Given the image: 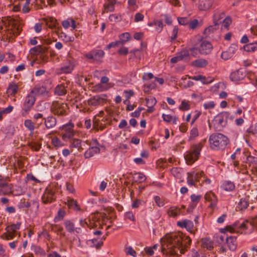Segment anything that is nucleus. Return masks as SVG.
Listing matches in <instances>:
<instances>
[{
	"label": "nucleus",
	"instance_id": "nucleus-1",
	"mask_svg": "<svg viewBox=\"0 0 257 257\" xmlns=\"http://www.w3.org/2000/svg\"><path fill=\"white\" fill-rule=\"evenodd\" d=\"M161 251L170 253L171 255H180L190 247L191 239L188 236H183L179 233L167 235L161 239Z\"/></svg>",
	"mask_w": 257,
	"mask_h": 257
},
{
	"label": "nucleus",
	"instance_id": "nucleus-2",
	"mask_svg": "<svg viewBox=\"0 0 257 257\" xmlns=\"http://www.w3.org/2000/svg\"><path fill=\"white\" fill-rule=\"evenodd\" d=\"M253 228L257 229V216L251 220L240 219L235 222L232 225L226 227V229L230 233H242L246 230H251Z\"/></svg>",
	"mask_w": 257,
	"mask_h": 257
},
{
	"label": "nucleus",
	"instance_id": "nucleus-3",
	"mask_svg": "<svg viewBox=\"0 0 257 257\" xmlns=\"http://www.w3.org/2000/svg\"><path fill=\"white\" fill-rule=\"evenodd\" d=\"M43 88L40 86H35L31 89L30 92L25 97L22 109L23 115L28 114L36 101V96L42 94L43 92Z\"/></svg>",
	"mask_w": 257,
	"mask_h": 257
},
{
	"label": "nucleus",
	"instance_id": "nucleus-4",
	"mask_svg": "<svg viewBox=\"0 0 257 257\" xmlns=\"http://www.w3.org/2000/svg\"><path fill=\"white\" fill-rule=\"evenodd\" d=\"M210 148L215 151L225 149L229 143L227 137L222 134H212L209 139Z\"/></svg>",
	"mask_w": 257,
	"mask_h": 257
},
{
	"label": "nucleus",
	"instance_id": "nucleus-5",
	"mask_svg": "<svg viewBox=\"0 0 257 257\" xmlns=\"http://www.w3.org/2000/svg\"><path fill=\"white\" fill-rule=\"evenodd\" d=\"M203 144L201 143L194 145L184 154V158L188 165L193 164L198 159Z\"/></svg>",
	"mask_w": 257,
	"mask_h": 257
},
{
	"label": "nucleus",
	"instance_id": "nucleus-6",
	"mask_svg": "<svg viewBox=\"0 0 257 257\" xmlns=\"http://www.w3.org/2000/svg\"><path fill=\"white\" fill-rule=\"evenodd\" d=\"M204 172L199 170H195L187 173V183L189 186H195L196 182H200L203 177Z\"/></svg>",
	"mask_w": 257,
	"mask_h": 257
},
{
	"label": "nucleus",
	"instance_id": "nucleus-7",
	"mask_svg": "<svg viewBox=\"0 0 257 257\" xmlns=\"http://www.w3.org/2000/svg\"><path fill=\"white\" fill-rule=\"evenodd\" d=\"M8 178H4L0 175V194L7 195L12 192L13 186L9 183Z\"/></svg>",
	"mask_w": 257,
	"mask_h": 257
},
{
	"label": "nucleus",
	"instance_id": "nucleus-8",
	"mask_svg": "<svg viewBox=\"0 0 257 257\" xmlns=\"http://www.w3.org/2000/svg\"><path fill=\"white\" fill-rule=\"evenodd\" d=\"M55 199V189L47 187L42 197L43 202L45 204L50 203L53 202Z\"/></svg>",
	"mask_w": 257,
	"mask_h": 257
},
{
	"label": "nucleus",
	"instance_id": "nucleus-9",
	"mask_svg": "<svg viewBox=\"0 0 257 257\" xmlns=\"http://www.w3.org/2000/svg\"><path fill=\"white\" fill-rule=\"evenodd\" d=\"M8 25L11 27V31L15 36L19 35L22 30V22L18 20L10 18Z\"/></svg>",
	"mask_w": 257,
	"mask_h": 257
},
{
	"label": "nucleus",
	"instance_id": "nucleus-10",
	"mask_svg": "<svg viewBox=\"0 0 257 257\" xmlns=\"http://www.w3.org/2000/svg\"><path fill=\"white\" fill-rule=\"evenodd\" d=\"M67 107L66 103L55 101L53 103L51 109L55 114L64 115L66 113Z\"/></svg>",
	"mask_w": 257,
	"mask_h": 257
},
{
	"label": "nucleus",
	"instance_id": "nucleus-11",
	"mask_svg": "<svg viewBox=\"0 0 257 257\" xmlns=\"http://www.w3.org/2000/svg\"><path fill=\"white\" fill-rule=\"evenodd\" d=\"M246 73L244 69H239L230 74V78L231 80L235 82L243 80L246 76Z\"/></svg>",
	"mask_w": 257,
	"mask_h": 257
},
{
	"label": "nucleus",
	"instance_id": "nucleus-12",
	"mask_svg": "<svg viewBox=\"0 0 257 257\" xmlns=\"http://www.w3.org/2000/svg\"><path fill=\"white\" fill-rule=\"evenodd\" d=\"M177 224L181 228H185L191 233L194 234L196 229H194L193 222L190 220L185 219L178 221Z\"/></svg>",
	"mask_w": 257,
	"mask_h": 257
},
{
	"label": "nucleus",
	"instance_id": "nucleus-13",
	"mask_svg": "<svg viewBox=\"0 0 257 257\" xmlns=\"http://www.w3.org/2000/svg\"><path fill=\"white\" fill-rule=\"evenodd\" d=\"M204 199L206 201L210 202L209 205L210 208L213 209L216 206L218 199L216 195L213 192H207L204 195Z\"/></svg>",
	"mask_w": 257,
	"mask_h": 257
},
{
	"label": "nucleus",
	"instance_id": "nucleus-14",
	"mask_svg": "<svg viewBox=\"0 0 257 257\" xmlns=\"http://www.w3.org/2000/svg\"><path fill=\"white\" fill-rule=\"evenodd\" d=\"M212 49L213 46L211 43L208 41L204 40L201 41L198 50L201 54L206 55L210 53Z\"/></svg>",
	"mask_w": 257,
	"mask_h": 257
},
{
	"label": "nucleus",
	"instance_id": "nucleus-15",
	"mask_svg": "<svg viewBox=\"0 0 257 257\" xmlns=\"http://www.w3.org/2000/svg\"><path fill=\"white\" fill-rule=\"evenodd\" d=\"M74 68V62L72 59H67L60 68L61 72L63 73H70Z\"/></svg>",
	"mask_w": 257,
	"mask_h": 257
},
{
	"label": "nucleus",
	"instance_id": "nucleus-16",
	"mask_svg": "<svg viewBox=\"0 0 257 257\" xmlns=\"http://www.w3.org/2000/svg\"><path fill=\"white\" fill-rule=\"evenodd\" d=\"M214 0H200L198 2V8L201 11H207L211 9Z\"/></svg>",
	"mask_w": 257,
	"mask_h": 257
},
{
	"label": "nucleus",
	"instance_id": "nucleus-17",
	"mask_svg": "<svg viewBox=\"0 0 257 257\" xmlns=\"http://www.w3.org/2000/svg\"><path fill=\"white\" fill-rule=\"evenodd\" d=\"M237 49V46L234 44L231 45L227 50L223 51L221 55V58L227 60L231 58L235 54Z\"/></svg>",
	"mask_w": 257,
	"mask_h": 257
},
{
	"label": "nucleus",
	"instance_id": "nucleus-18",
	"mask_svg": "<svg viewBox=\"0 0 257 257\" xmlns=\"http://www.w3.org/2000/svg\"><path fill=\"white\" fill-rule=\"evenodd\" d=\"M213 123L217 127H224L227 123L226 119L223 114H219L213 119Z\"/></svg>",
	"mask_w": 257,
	"mask_h": 257
},
{
	"label": "nucleus",
	"instance_id": "nucleus-19",
	"mask_svg": "<svg viewBox=\"0 0 257 257\" xmlns=\"http://www.w3.org/2000/svg\"><path fill=\"white\" fill-rule=\"evenodd\" d=\"M116 3V0H107L103 5L102 14L113 12L114 11V6Z\"/></svg>",
	"mask_w": 257,
	"mask_h": 257
},
{
	"label": "nucleus",
	"instance_id": "nucleus-20",
	"mask_svg": "<svg viewBox=\"0 0 257 257\" xmlns=\"http://www.w3.org/2000/svg\"><path fill=\"white\" fill-rule=\"evenodd\" d=\"M99 145L97 143L95 146L90 147L84 154L86 158H90L93 156L95 154H97L100 152Z\"/></svg>",
	"mask_w": 257,
	"mask_h": 257
},
{
	"label": "nucleus",
	"instance_id": "nucleus-21",
	"mask_svg": "<svg viewBox=\"0 0 257 257\" xmlns=\"http://www.w3.org/2000/svg\"><path fill=\"white\" fill-rule=\"evenodd\" d=\"M93 222H91L90 220H89L90 223H88L87 221L85 220V219H81L79 220V224L82 227H88L90 228L95 227L97 226V224L95 222L98 221V219L96 217H92V218Z\"/></svg>",
	"mask_w": 257,
	"mask_h": 257
},
{
	"label": "nucleus",
	"instance_id": "nucleus-22",
	"mask_svg": "<svg viewBox=\"0 0 257 257\" xmlns=\"http://www.w3.org/2000/svg\"><path fill=\"white\" fill-rule=\"evenodd\" d=\"M236 236H227L226 239V243L231 250H234L236 247Z\"/></svg>",
	"mask_w": 257,
	"mask_h": 257
},
{
	"label": "nucleus",
	"instance_id": "nucleus-23",
	"mask_svg": "<svg viewBox=\"0 0 257 257\" xmlns=\"http://www.w3.org/2000/svg\"><path fill=\"white\" fill-rule=\"evenodd\" d=\"M220 187L225 191L230 192L235 189V185L233 182L226 180L223 182Z\"/></svg>",
	"mask_w": 257,
	"mask_h": 257
},
{
	"label": "nucleus",
	"instance_id": "nucleus-24",
	"mask_svg": "<svg viewBox=\"0 0 257 257\" xmlns=\"http://www.w3.org/2000/svg\"><path fill=\"white\" fill-rule=\"evenodd\" d=\"M225 17L223 12H216L213 15V22L215 26L222 23V19Z\"/></svg>",
	"mask_w": 257,
	"mask_h": 257
},
{
	"label": "nucleus",
	"instance_id": "nucleus-25",
	"mask_svg": "<svg viewBox=\"0 0 257 257\" xmlns=\"http://www.w3.org/2000/svg\"><path fill=\"white\" fill-rule=\"evenodd\" d=\"M62 25L65 29L71 27L72 29L74 30L76 27L75 21L71 18H68L67 20L63 21L62 22Z\"/></svg>",
	"mask_w": 257,
	"mask_h": 257
},
{
	"label": "nucleus",
	"instance_id": "nucleus-26",
	"mask_svg": "<svg viewBox=\"0 0 257 257\" xmlns=\"http://www.w3.org/2000/svg\"><path fill=\"white\" fill-rule=\"evenodd\" d=\"M190 78L195 81H200L203 84L210 83L213 81V79L209 77L208 79H206L205 77L201 75L190 77Z\"/></svg>",
	"mask_w": 257,
	"mask_h": 257
},
{
	"label": "nucleus",
	"instance_id": "nucleus-27",
	"mask_svg": "<svg viewBox=\"0 0 257 257\" xmlns=\"http://www.w3.org/2000/svg\"><path fill=\"white\" fill-rule=\"evenodd\" d=\"M248 206V199L246 197L242 198L240 199L237 206L236 209L238 210H243Z\"/></svg>",
	"mask_w": 257,
	"mask_h": 257
},
{
	"label": "nucleus",
	"instance_id": "nucleus-28",
	"mask_svg": "<svg viewBox=\"0 0 257 257\" xmlns=\"http://www.w3.org/2000/svg\"><path fill=\"white\" fill-rule=\"evenodd\" d=\"M171 173L175 178H181L184 175V171L182 168L174 167L171 170Z\"/></svg>",
	"mask_w": 257,
	"mask_h": 257
},
{
	"label": "nucleus",
	"instance_id": "nucleus-29",
	"mask_svg": "<svg viewBox=\"0 0 257 257\" xmlns=\"http://www.w3.org/2000/svg\"><path fill=\"white\" fill-rule=\"evenodd\" d=\"M75 133L73 130H66L65 133L62 134V138L63 141H68L73 138Z\"/></svg>",
	"mask_w": 257,
	"mask_h": 257
},
{
	"label": "nucleus",
	"instance_id": "nucleus-30",
	"mask_svg": "<svg viewBox=\"0 0 257 257\" xmlns=\"http://www.w3.org/2000/svg\"><path fill=\"white\" fill-rule=\"evenodd\" d=\"M146 180L144 174L141 172L136 173L133 176V180L137 183H142Z\"/></svg>",
	"mask_w": 257,
	"mask_h": 257
},
{
	"label": "nucleus",
	"instance_id": "nucleus-31",
	"mask_svg": "<svg viewBox=\"0 0 257 257\" xmlns=\"http://www.w3.org/2000/svg\"><path fill=\"white\" fill-rule=\"evenodd\" d=\"M208 65V61L204 59H198L192 62V65L197 67L203 68Z\"/></svg>",
	"mask_w": 257,
	"mask_h": 257
},
{
	"label": "nucleus",
	"instance_id": "nucleus-32",
	"mask_svg": "<svg viewBox=\"0 0 257 257\" xmlns=\"http://www.w3.org/2000/svg\"><path fill=\"white\" fill-rule=\"evenodd\" d=\"M201 245L203 248L211 250L213 248V243L208 238H203L201 240Z\"/></svg>",
	"mask_w": 257,
	"mask_h": 257
},
{
	"label": "nucleus",
	"instance_id": "nucleus-33",
	"mask_svg": "<svg viewBox=\"0 0 257 257\" xmlns=\"http://www.w3.org/2000/svg\"><path fill=\"white\" fill-rule=\"evenodd\" d=\"M58 37L65 43L73 42L74 38L73 36H68L64 32H57Z\"/></svg>",
	"mask_w": 257,
	"mask_h": 257
},
{
	"label": "nucleus",
	"instance_id": "nucleus-34",
	"mask_svg": "<svg viewBox=\"0 0 257 257\" xmlns=\"http://www.w3.org/2000/svg\"><path fill=\"white\" fill-rule=\"evenodd\" d=\"M45 123L47 128H52L56 124V119L53 116L48 117L45 120Z\"/></svg>",
	"mask_w": 257,
	"mask_h": 257
},
{
	"label": "nucleus",
	"instance_id": "nucleus-35",
	"mask_svg": "<svg viewBox=\"0 0 257 257\" xmlns=\"http://www.w3.org/2000/svg\"><path fill=\"white\" fill-rule=\"evenodd\" d=\"M243 48L247 52H253L257 50V42L247 44L243 46Z\"/></svg>",
	"mask_w": 257,
	"mask_h": 257
},
{
	"label": "nucleus",
	"instance_id": "nucleus-36",
	"mask_svg": "<svg viewBox=\"0 0 257 257\" xmlns=\"http://www.w3.org/2000/svg\"><path fill=\"white\" fill-rule=\"evenodd\" d=\"M162 117L164 121L174 124H176L178 120L177 117L176 116L171 115L170 114H163Z\"/></svg>",
	"mask_w": 257,
	"mask_h": 257
},
{
	"label": "nucleus",
	"instance_id": "nucleus-37",
	"mask_svg": "<svg viewBox=\"0 0 257 257\" xmlns=\"http://www.w3.org/2000/svg\"><path fill=\"white\" fill-rule=\"evenodd\" d=\"M18 89V86L17 84L11 83L8 87L7 92L11 95H15L17 93Z\"/></svg>",
	"mask_w": 257,
	"mask_h": 257
},
{
	"label": "nucleus",
	"instance_id": "nucleus-38",
	"mask_svg": "<svg viewBox=\"0 0 257 257\" xmlns=\"http://www.w3.org/2000/svg\"><path fill=\"white\" fill-rule=\"evenodd\" d=\"M66 92L65 86L62 84L57 85L55 89V94L59 96L64 95Z\"/></svg>",
	"mask_w": 257,
	"mask_h": 257
},
{
	"label": "nucleus",
	"instance_id": "nucleus-39",
	"mask_svg": "<svg viewBox=\"0 0 257 257\" xmlns=\"http://www.w3.org/2000/svg\"><path fill=\"white\" fill-rule=\"evenodd\" d=\"M67 204L69 207L73 208L75 210H79L80 207L78 206L76 200L72 198L68 197L67 200Z\"/></svg>",
	"mask_w": 257,
	"mask_h": 257
},
{
	"label": "nucleus",
	"instance_id": "nucleus-40",
	"mask_svg": "<svg viewBox=\"0 0 257 257\" xmlns=\"http://www.w3.org/2000/svg\"><path fill=\"white\" fill-rule=\"evenodd\" d=\"M66 230L69 233L74 232L75 225L70 220H66L64 223Z\"/></svg>",
	"mask_w": 257,
	"mask_h": 257
},
{
	"label": "nucleus",
	"instance_id": "nucleus-41",
	"mask_svg": "<svg viewBox=\"0 0 257 257\" xmlns=\"http://www.w3.org/2000/svg\"><path fill=\"white\" fill-rule=\"evenodd\" d=\"M102 101V99L99 96H94L93 98L88 100V104L92 106H96L99 105Z\"/></svg>",
	"mask_w": 257,
	"mask_h": 257
},
{
	"label": "nucleus",
	"instance_id": "nucleus-42",
	"mask_svg": "<svg viewBox=\"0 0 257 257\" xmlns=\"http://www.w3.org/2000/svg\"><path fill=\"white\" fill-rule=\"evenodd\" d=\"M45 22L46 25L50 28L53 29L56 27L57 22V20L53 18L50 17L46 19Z\"/></svg>",
	"mask_w": 257,
	"mask_h": 257
},
{
	"label": "nucleus",
	"instance_id": "nucleus-43",
	"mask_svg": "<svg viewBox=\"0 0 257 257\" xmlns=\"http://www.w3.org/2000/svg\"><path fill=\"white\" fill-rule=\"evenodd\" d=\"M168 213L170 216L175 217L180 213V209L173 206L169 208Z\"/></svg>",
	"mask_w": 257,
	"mask_h": 257
},
{
	"label": "nucleus",
	"instance_id": "nucleus-44",
	"mask_svg": "<svg viewBox=\"0 0 257 257\" xmlns=\"http://www.w3.org/2000/svg\"><path fill=\"white\" fill-rule=\"evenodd\" d=\"M21 225V222H17L16 224H13L7 226L6 228V230L7 231H12L16 234V231L20 229Z\"/></svg>",
	"mask_w": 257,
	"mask_h": 257
},
{
	"label": "nucleus",
	"instance_id": "nucleus-45",
	"mask_svg": "<svg viewBox=\"0 0 257 257\" xmlns=\"http://www.w3.org/2000/svg\"><path fill=\"white\" fill-rule=\"evenodd\" d=\"M44 52V49L41 46L35 47L30 50V53L33 55H39Z\"/></svg>",
	"mask_w": 257,
	"mask_h": 257
},
{
	"label": "nucleus",
	"instance_id": "nucleus-46",
	"mask_svg": "<svg viewBox=\"0 0 257 257\" xmlns=\"http://www.w3.org/2000/svg\"><path fill=\"white\" fill-rule=\"evenodd\" d=\"M180 60H189V54L187 50H182L177 54Z\"/></svg>",
	"mask_w": 257,
	"mask_h": 257
},
{
	"label": "nucleus",
	"instance_id": "nucleus-47",
	"mask_svg": "<svg viewBox=\"0 0 257 257\" xmlns=\"http://www.w3.org/2000/svg\"><path fill=\"white\" fill-rule=\"evenodd\" d=\"M16 234L12 231H7L4 233L1 236V238L3 239L9 240L14 238Z\"/></svg>",
	"mask_w": 257,
	"mask_h": 257
},
{
	"label": "nucleus",
	"instance_id": "nucleus-48",
	"mask_svg": "<svg viewBox=\"0 0 257 257\" xmlns=\"http://www.w3.org/2000/svg\"><path fill=\"white\" fill-rule=\"evenodd\" d=\"M120 40V43L122 44L125 42L128 41L131 39V35L129 33L126 32L120 34L119 36Z\"/></svg>",
	"mask_w": 257,
	"mask_h": 257
},
{
	"label": "nucleus",
	"instance_id": "nucleus-49",
	"mask_svg": "<svg viewBox=\"0 0 257 257\" xmlns=\"http://www.w3.org/2000/svg\"><path fill=\"white\" fill-rule=\"evenodd\" d=\"M92 54L94 59L98 60L102 58L104 56V52L101 50H92Z\"/></svg>",
	"mask_w": 257,
	"mask_h": 257
},
{
	"label": "nucleus",
	"instance_id": "nucleus-50",
	"mask_svg": "<svg viewBox=\"0 0 257 257\" xmlns=\"http://www.w3.org/2000/svg\"><path fill=\"white\" fill-rule=\"evenodd\" d=\"M36 1L37 0H26L25 4L22 9L23 12L24 13H28L30 10L29 8L30 4L31 3L32 4H33V3H35Z\"/></svg>",
	"mask_w": 257,
	"mask_h": 257
},
{
	"label": "nucleus",
	"instance_id": "nucleus-51",
	"mask_svg": "<svg viewBox=\"0 0 257 257\" xmlns=\"http://www.w3.org/2000/svg\"><path fill=\"white\" fill-rule=\"evenodd\" d=\"M51 229L53 231L57 233H60L62 235H64V233H62L63 231V228L62 226H60L58 224H54L52 225Z\"/></svg>",
	"mask_w": 257,
	"mask_h": 257
},
{
	"label": "nucleus",
	"instance_id": "nucleus-52",
	"mask_svg": "<svg viewBox=\"0 0 257 257\" xmlns=\"http://www.w3.org/2000/svg\"><path fill=\"white\" fill-rule=\"evenodd\" d=\"M108 19L110 22H117L121 20V17L119 14H114L110 15L109 16Z\"/></svg>",
	"mask_w": 257,
	"mask_h": 257
},
{
	"label": "nucleus",
	"instance_id": "nucleus-53",
	"mask_svg": "<svg viewBox=\"0 0 257 257\" xmlns=\"http://www.w3.org/2000/svg\"><path fill=\"white\" fill-rule=\"evenodd\" d=\"M65 215V212L62 210L60 209L58 211L57 215L55 216L54 218V221L55 222H58L61 220H62Z\"/></svg>",
	"mask_w": 257,
	"mask_h": 257
},
{
	"label": "nucleus",
	"instance_id": "nucleus-54",
	"mask_svg": "<svg viewBox=\"0 0 257 257\" xmlns=\"http://www.w3.org/2000/svg\"><path fill=\"white\" fill-rule=\"evenodd\" d=\"M216 26L214 25V26H210L208 28H206L204 31V34L208 36L211 34L213 33L215 30H216Z\"/></svg>",
	"mask_w": 257,
	"mask_h": 257
},
{
	"label": "nucleus",
	"instance_id": "nucleus-55",
	"mask_svg": "<svg viewBox=\"0 0 257 257\" xmlns=\"http://www.w3.org/2000/svg\"><path fill=\"white\" fill-rule=\"evenodd\" d=\"M179 108L182 110H187L190 108V105L185 100H183L182 101Z\"/></svg>",
	"mask_w": 257,
	"mask_h": 257
},
{
	"label": "nucleus",
	"instance_id": "nucleus-56",
	"mask_svg": "<svg viewBox=\"0 0 257 257\" xmlns=\"http://www.w3.org/2000/svg\"><path fill=\"white\" fill-rule=\"evenodd\" d=\"M156 86V83L153 82L150 84L146 83L144 86V91L145 92L150 91V90L155 88Z\"/></svg>",
	"mask_w": 257,
	"mask_h": 257
},
{
	"label": "nucleus",
	"instance_id": "nucleus-57",
	"mask_svg": "<svg viewBox=\"0 0 257 257\" xmlns=\"http://www.w3.org/2000/svg\"><path fill=\"white\" fill-rule=\"evenodd\" d=\"M192 119L191 122V124L193 125V124L195 122V121L199 117V116L201 114V112L199 110H195L194 112L192 113Z\"/></svg>",
	"mask_w": 257,
	"mask_h": 257
},
{
	"label": "nucleus",
	"instance_id": "nucleus-58",
	"mask_svg": "<svg viewBox=\"0 0 257 257\" xmlns=\"http://www.w3.org/2000/svg\"><path fill=\"white\" fill-rule=\"evenodd\" d=\"M70 147L71 148H77L79 150L81 148V141L80 140L75 139L71 143Z\"/></svg>",
	"mask_w": 257,
	"mask_h": 257
},
{
	"label": "nucleus",
	"instance_id": "nucleus-59",
	"mask_svg": "<svg viewBox=\"0 0 257 257\" xmlns=\"http://www.w3.org/2000/svg\"><path fill=\"white\" fill-rule=\"evenodd\" d=\"M202 196L200 195H195L192 194L191 195V200L192 202L194 204V205L196 206L197 203L199 201L200 199L201 198Z\"/></svg>",
	"mask_w": 257,
	"mask_h": 257
},
{
	"label": "nucleus",
	"instance_id": "nucleus-60",
	"mask_svg": "<svg viewBox=\"0 0 257 257\" xmlns=\"http://www.w3.org/2000/svg\"><path fill=\"white\" fill-rule=\"evenodd\" d=\"M52 143L55 146L59 147L63 146V144L61 142L59 139L54 137L52 139Z\"/></svg>",
	"mask_w": 257,
	"mask_h": 257
},
{
	"label": "nucleus",
	"instance_id": "nucleus-61",
	"mask_svg": "<svg viewBox=\"0 0 257 257\" xmlns=\"http://www.w3.org/2000/svg\"><path fill=\"white\" fill-rule=\"evenodd\" d=\"M156 103L157 100L154 97L146 99V105L147 106H154Z\"/></svg>",
	"mask_w": 257,
	"mask_h": 257
},
{
	"label": "nucleus",
	"instance_id": "nucleus-62",
	"mask_svg": "<svg viewBox=\"0 0 257 257\" xmlns=\"http://www.w3.org/2000/svg\"><path fill=\"white\" fill-rule=\"evenodd\" d=\"M196 254L198 257H216V254L214 252L203 253L200 254L196 252Z\"/></svg>",
	"mask_w": 257,
	"mask_h": 257
},
{
	"label": "nucleus",
	"instance_id": "nucleus-63",
	"mask_svg": "<svg viewBox=\"0 0 257 257\" xmlns=\"http://www.w3.org/2000/svg\"><path fill=\"white\" fill-rule=\"evenodd\" d=\"M155 24H156L155 26H157L156 28V30L159 33L161 32L162 31L164 27L162 21L160 20H157L155 21Z\"/></svg>",
	"mask_w": 257,
	"mask_h": 257
},
{
	"label": "nucleus",
	"instance_id": "nucleus-64",
	"mask_svg": "<svg viewBox=\"0 0 257 257\" xmlns=\"http://www.w3.org/2000/svg\"><path fill=\"white\" fill-rule=\"evenodd\" d=\"M215 104L213 101L207 102L203 104V107L205 109H212L215 107Z\"/></svg>",
	"mask_w": 257,
	"mask_h": 257
}]
</instances>
